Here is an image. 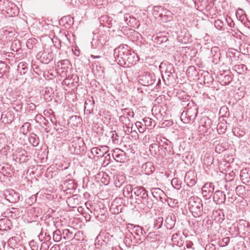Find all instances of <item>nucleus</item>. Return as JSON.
Instances as JSON below:
<instances>
[{
  "label": "nucleus",
  "instance_id": "obj_1",
  "mask_svg": "<svg viewBox=\"0 0 250 250\" xmlns=\"http://www.w3.org/2000/svg\"><path fill=\"white\" fill-rule=\"evenodd\" d=\"M159 68L162 76L166 84L169 85L175 82L177 75L173 65L168 62L161 63Z\"/></svg>",
  "mask_w": 250,
  "mask_h": 250
},
{
  "label": "nucleus",
  "instance_id": "obj_2",
  "mask_svg": "<svg viewBox=\"0 0 250 250\" xmlns=\"http://www.w3.org/2000/svg\"><path fill=\"white\" fill-rule=\"evenodd\" d=\"M112 237L109 233L100 232L95 239V244L101 250H113L110 238Z\"/></svg>",
  "mask_w": 250,
  "mask_h": 250
},
{
  "label": "nucleus",
  "instance_id": "obj_3",
  "mask_svg": "<svg viewBox=\"0 0 250 250\" xmlns=\"http://www.w3.org/2000/svg\"><path fill=\"white\" fill-rule=\"evenodd\" d=\"M152 12L155 19L161 22H167L173 18V14L169 10L160 6H154Z\"/></svg>",
  "mask_w": 250,
  "mask_h": 250
},
{
  "label": "nucleus",
  "instance_id": "obj_4",
  "mask_svg": "<svg viewBox=\"0 0 250 250\" xmlns=\"http://www.w3.org/2000/svg\"><path fill=\"white\" fill-rule=\"evenodd\" d=\"M189 210L194 217H199L202 215L203 204L202 200L196 196L188 199Z\"/></svg>",
  "mask_w": 250,
  "mask_h": 250
},
{
  "label": "nucleus",
  "instance_id": "obj_5",
  "mask_svg": "<svg viewBox=\"0 0 250 250\" xmlns=\"http://www.w3.org/2000/svg\"><path fill=\"white\" fill-rule=\"evenodd\" d=\"M127 228L128 231L133 234L135 241L138 244H141L143 242L146 238V232L144 230L142 227L138 225L128 224Z\"/></svg>",
  "mask_w": 250,
  "mask_h": 250
},
{
  "label": "nucleus",
  "instance_id": "obj_6",
  "mask_svg": "<svg viewBox=\"0 0 250 250\" xmlns=\"http://www.w3.org/2000/svg\"><path fill=\"white\" fill-rule=\"evenodd\" d=\"M129 50L121 46L115 48L114 50V57L115 61L121 66L125 65Z\"/></svg>",
  "mask_w": 250,
  "mask_h": 250
},
{
  "label": "nucleus",
  "instance_id": "obj_7",
  "mask_svg": "<svg viewBox=\"0 0 250 250\" xmlns=\"http://www.w3.org/2000/svg\"><path fill=\"white\" fill-rule=\"evenodd\" d=\"M198 114V110L195 106L188 107L181 114L180 119L185 124L193 123Z\"/></svg>",
  "mask_w": 250,
  "mask_h": 250
},
{
  "label": "nucleus",
  "instance_id": "obj_8",
  "mask_svg": "<svg viewBox=\"0 0 250 250\" xmlns=\"http://www.w3.org/2000/svg\"><path fill=\"white\" fill-rule=\"evenodd\" d=\"M84 143L83 138L75 137L69 145V149L72 154L79 155L84 151Z\"/></svg>",
  "mask_w": 250,
  "mask_h": 250
},
{
  "label": "nucleus",
  "instance_id": "obj_9",
  "mask_svg": "<svg viewBox=\"0 0 250 250\" xmlns=\"http://www.w3.org/2000/svg\"><path fill=\"white\" fill-rule=\"evenodd\" d=\"M138 81L142 85L148 86L154 83L155 76L152 72H141L138 76Z\"/></svg>",
  "mask_w": 250,
  "mask_h": 250
},
{
  "label": "nucleus",
  "instance_id": "obj_10",
  "mask_svg": "<svg viewBox=\"0 0 250 250\" xmlns=\"http://www.w3.org/2000/svg\"><path fill=\"white\" fill-rule=\"evenodd\" d=\"M149 151L154 157L161 159L166 156L167 147H161L158 144L154 143L150 145Z\"/></svg>",
  "mask_w": 250,
  "mask_h": 250
},
{
  "label": "nucleus",
  "instance_id": "obj_11",
  "mask_svg": "<svg viewBox=\"0 0 250 250\" xmlns=\"http://www.w3.org/2000/svg\"><path fill=\"white\" fill-rule=\"evenodd\" d=\"M202 195L205 200H210L214 190V185L213 183L210 182H207L202 187ZM210 200L208 203H210Z\"/></svg>",
  "mask_w": 250,
  "mask_h": 250
},
{
  "label": "nucleus",
  "instance_id": "obj_12",
  "mask_svg": "<svg viewBox=\"0 0 250 250\" xmlns=\"http://www.w3.org/2000/svg\"><path fill=\"white\" fill-rule=\"evenodd\" d=\"M53 57L52 52L49 50L40 52L36 55L37 60L44 64L49 63L53 60Z\"/></svg>",
  "mask_w": 250,
  "mask_h": 250
},
{
  "label": "nucleus",
  "instance_id": "obj_13",
  "mask_svg": "<svg viewBox=\"0 0 250 250\" xmlns=\"http://www.w3.org/2000/svg\"><path fill=\"white\" fill-rule=\"evenodd\" d=\"M233 75L229 71H224L217 75L218 81L222 85L229 84L233 80Z\"/></svg>",
  "mask_w": 250,
  "mask_h": 250
},
{
  "label": "nucleus",
  "instance_id": "obj_14",
  "mask_svg": "<svg viewBox=\"0 0 250 250\" xmlns=\"http://www.w3.org/2000/svg\"><path fill=\"white\" fill-rule=\"evenodd\" d=\"M123 20L126 24L131 27L138 28L140 26L139 21L129 13L124 14Z\"/></svg>",
  "mask_w": 250,
  "mask_h": 250
},
{
  "label": "nucleus",
  "instance_id": "obj_15",
  "mask_svg": "<svg viewBox=\"0 0 250 250\" xmlns=\"http://www.w3.org/2000/svg\"><path fill=\"white\" fill-rule=\"evenodd\" d=\"M112 156L116 161L120 163H124L126 158L125 153L118 148H116L112 151Z\"/></svg>",
  "mask_w": 250,
  "mask_h": 250
},
{
  "label": "nucleus",
  "instance_id": "obj_16",
  "mask_svg": "<svg viewBox=\"0 0 250 250\" xmlns=\"http://www.w3.org/2000/svg\"><path fill=\"white\" fill-rule=\"evenodd\" d=\"M108 151V147L106 146L94 147L91 149V153L94 158L102 157Z\"/></svg>",
  "mask_w": 250,
  "mask_h": 250
},
{
  "label": "nucleus",
  "instance_id": "obj_17",
  "mask_svg": "<svg viewBox=\"0 0 250 250\" xmlns=\"http://www.w3.org/2000/svg\"><path fill=\"white\" fill-rule=\"evenodd\" d=\"M15 159L19 160L20 163H24L28 160V154L27 152L21 148H18L13 154Z\"/></svg>",
  "mask_w": 250,
  "mask_h": 250
},
{
  "label": "nucleus",
  "instance_id": "obj_18",
  "mask_svg": "<svg viewBox=\"0 0 250 250\" xmlns=\"http://www.w3.org/2000/svg\"><path fill=\"white\" fill-rule=\"evenodd\" d=\"M197 175L192 171H188L185 176V182L188 187H192L197 182Z\"/></svg>",
  "mask_w": 250,
  "mask_h": 250
},
{
  "label": "nucleus",
  "instance_id": "obj_19",
  "mask_svg": "<svg viewBox=\"0 0 250 250\" xmlns=\"http://www.w3.org/2000/svg\"><path fill=\"white\" fill-rule=\"evenodd\" d=\"M120 121L123 124L125 132L129 134L132 132L133 124L130 122L128 117H125L124 115H121Z\"/></svg>",
  "mask_w": 250,
  "mask_h": 250
},
{
  "label": "nucleus",
  "instance_id": "obj_20",
  "mask_svg": "<svg viewBox=\"0 0 250 250\" xmlns=\"http://www.w3.org/2000/svg\"><path fill=\"white\" fill-rule=\"evenodd\" d=\"M226 200V196L224 192L220 190H216L213 194V201L216 204H224Z\"/></svg>",
  "mask_w": 250,
  "mask_h": 250
},
{
  "label": "nucleus",
  "instance_id": "obj_21",
  "mask_svg": "<svg viewBox=\"0 0 250 250\" xmlns=\"http://www.w3.org/2000/svg\"><path fill=\"white\" fill-rule=\"evenodd\" d=\"M5 198L9 202L15 203L20 200L19 193L15 192L14 190L8 191L5 193Z\"/></svg>",
  "mask_w": 250,
  "mask_h": 250
},
{
  "label": "nucleus",
  "instance_id": "obj_22",
  "mask_svg": "<svg viewBox=\"0 0 250 250\" xmlns=\"http://www.w3.org/2000/svg\"><path fill=\"white\" fill-rule=\"evenodd\" d=\"M187 75L190 81H194L200 79L198 77L199 74L196 68L194 66H189L187 70Z\"/></svg>",
  "mask_w": 250,
  "mask_h": 250
},
{
  "label": "nucleus",
  "instance_id": "obj_23",
  "mask_svg": "<svg viewBox=\"0 0 250 250\" xmlns=\"http://www.w3.org/2000/svg\"><path fill=\"white\" fill-rule=\"evenodd\" d=\"M151 192L154 198L157 200H160L164 202V199L166 196L165 193L160 188H152Z\"/></svg>",
  "mask_w": 250,
  "mask_h": 250
},
{
  "label": "nucleus",
  "instance_id": "obj_24",
  "mask_svg": "<svg viewBox=\"0 0 250 250\" xmlns=\"http://www.w3.org/2000/svg\"><path fill=\"white\" fill-rule=\"evenodd\" d=\"M14 114L13 111L3 112L1 114L0 120L5 124H10L14 119Z\"/></svg>",
  "mask_w": 250,
  "mask_h": 250
},
{
  "label": "nucleus",
  "instance_id": "obj_25",
  "mask_svg": "<svg viewBox=\"0 0 250 250\" xmlns=\"http://www.w3.org/2000/svg\"><path fill=\"white\" fill-rule=\"evenodd\" d=\"M75 231H76L75 228L71 226H69L67 229H63L62 230L63 238L65 240H73Z\"/></svg>",
  "mask_w": 250,
  "mask_h": 250
},
{
  "label": "nucleus",
  "instance_id": "obj_26",
  "mask_svg": "<svg viewBox=\"0 0 250 250\" xmlns=\"http://www.w3.org/2000/svg\"><path fill=\"white\" fill-rule=\"evenodd\" d=\"M124 243L128 248H130L132 246H135L136 244H138L137 242L135 241L133 234L130 233L129 231H128V232L125 233Z\"/></svg>",
  "mask_w": 250,
  "mask_h": 250
},
{
  "label": "nucleus",
  "instance_id": "obj_27",
  "mask_svg": "<svg viewBox=\"0 0 250 250\" xmlns=\"http://www.w3.org/2000/svg\"><path fill=\"white\" fill-rule=\"evenodd\" d=\"M142 171L146 175H150L155 170L154 164L151 162H148L142 166Z\"/></svg>",
  "mask_w": 250,
  "mask_h": 250
},
{
  "label": "nucleus",
  "instance_id": "obj_28",
  "mask_svg": "<svg viewBox=\"0 0 250 250\" xmlns=\"http://www.w3.org/2000/svg\"><path fill=\"white\" fill-rule=\"evenodd\" d=\"M210 52L212 58V62L215 64L218 63L221 56L219 47L218 46L212 47Z\"/></svg>",
  "mask_w": 250,
  "mask_h": 250
},
{
  "label": "nucleus",
  "instance_id": "obj_29",
  "mask_svg": "<svg viewBox=\"0 0 250 250\" xmlns=\"http://www.w3.org/2000/svg\"><path fill=\"white\" fill-rule=\"evenodd\" d=\"M176 217L173 213L168 215L165 220V226L167 229H172L175 224Z\"/></svg>",
  "mask_w": 250,
  "mask_h": 250
},
{
  "label": "nucleus",
  "instance_id": "obj_30",
  "mask_svg": "<svg viewBox=\"0 0 250 250\" xmlns=\"http://www.w3.org/2000/svg\"><path fill=\"white\" fill-rule=\"evenodd\" d=\"M240 177L241 180L244 184L250 182V169L244 168L241 170Z\"/></svg>",
  "mask_w": 250,
  "mask_h": 250
},
{
  "label": "nucleus",
  "instance_id": "obj_31",
  "mask_svg": "<svg viewBox=\"0 0 250 250\" xmlns=\"http://www.w3.org/2000/svg\"><path fill=\"white\" fill-rule=\"evenodd\" d=\"M99 20L100 24L103 26L110 27L112 25V19L106 15L101 16Z\"/></svg>",
  "mask_w": 250,
  "mask_h": 250
},
{
  "label": "nucleus",
  "instance_id": "obj_32",
  "mask_svg": "<svg viewBox=\"0 0 250 250\" xmlns=\"http://www.w3.org/2000/svg\"><path fill=\"white\" fill-rule=\"evenodd\" d=\"M135 196L139 197L142 200L147 197V191L143 187H136L134 188V193Z\"/></svg>",
  "mask_w": 250,
  "mask_h": 250
},
{
  "label": "nucleus",
  "instance_id": "obj_33",
  "mask_svg": "<svg viewBox=\"0 0 250 250\" xmlns=\"http://www.w3.org/2000/svg\"><path fill=\"white\" fill-rule=\"evenodd\" d=\"M233 225L234 229L236 227L238 233L244 234L246 233L248 222L245 220H240L238 222L236 226L234 224Z\"/></svg>",
  "mask_w": 250,
  "mask_h": 250
},
{
  "label": "nucleus",
  "instance_id": "obj_34",
  "mask_svg": "<svg viewBox=\"0 0 250 250\" xmlns=\"http://www.w3.org/2000/svg\"><path fill=\"white\" fill-rule=\"evenodd\" d=\"M12 223L7 218L0 219V230H8L11 229Z\"/></svg>",
  "mask_w": 250,
  "mask_h": 250
},
{
  "label": "nucleus",
  "instance_id": "obj_35",
  "mask_svg": "<svg viewBox=\"0 0 250 250\" xmlns=\"http://www.w3.org/2000/svg\"><path fill=\"white\" fill-rule=\"evenodd\" d=\"M28 84L26 83H22L18 87L15 88L14 90H12V87H9L7 89V91L8 93H22L25 94V92H28L27 91H25V88L28 86Z\"/></svg>",
  "mask_w": 250,
  "mask_h": 250
},
{
  "label": "nucleus",
  "instance_id": "obj_36",
  "mask_svg": "<svg viewBox=\"0 0 250 250\" xmlns=\"http://www.w3.org/2000/svg\"><path fill=\"white\" fill-rule=\"evenodd\" d=\"M59 23L61 25L67 28L73 24V19L70 16H64L60 19Z\"/></svg>",
  "mask_w": 250,
  "mask_h": 250
},
{
  "label": "nucleus",
  "instance_id": "obj_37",
  "mask_svg": "<svg viewBox=\"0 0 250 250\" xmlns=\"http://www.w3.org/2000/svg\"><path fill=\"white\" fill-rule=\"evenodd\" d=\"M138 61V57L134 52L130 53L129 51V54L125 65L129 67L130 65L135 64Z\"/></svg>",
  "mask_w": 250,
  "mask_h": 250
},
{
  "label": "nucleus",
  "instance_id": "obj_38",
  "mask_svg": "<svg viewBox=\"0 0 250 250\" xmlns=\"http://www.w3.org/2000/svg\"><path fill=\"white\" fill-rule=\"evenodd\" d=\"M212 214L216 222L221 223L225 219L223 209L213 210Z\"/></svg>",
  "mask_w": 250,
  "mask_h": 250
},
{
  "label": "nucleus",
  "instance_id": "obj_39",
  "mask_svg": "<svg viewBox=\"0 0 250 250\" xmlns=\"http://www.w3.org/2000/svg\"><path fill=\"white\" fill-rule=\"evenodd\" d=\"M94 35L98 37L100 42H102L104 45L105 44L106 42L108 41L109 39L107 33L104 31H99L97 33L94 34Z\"/></svg>",
  "mask_w": 250,
  "mask_h": 250
},
{
  "label": "nucleus",
  "instance_id": "obj_40",
  "mask_svg": "<svg viewBox=\"0 0 250 250\" xmlns=\"http://www.w3.org/2000/svg\"><path fill=\"white\" fill-rule=\"evenodd\" d=\"M72 71L73 70L72 68L62 67L58 68L56 73L62 78H64L69 77V75H68L69 74L70 72H72Z\"/></svg>",
  "mask_w": 250,
  "mask_h": 250
},
{
  "label": "nucleus",
  "instance_id": "obj_41",
  "mask_svg": "<svg viewBox=\"0 0 250 250\" xmlns=\"http://www.w3.org/2000/svg\"><path fill=\"white\" fill-rule=\"evenodd\" d=\"M232 69L238 74H244L246 73L248 68L245 64H238L233 66Z\"/></svg>",
  "mask_w": 250,
  "mask_h": 250
},
{
  "label": "nucleus",
  "instance_id": "obj_42",
  "mask_svg": "<svg viewBox=\"0 0 250 250\" xmlns=\"http://www.w3.org/2000/svg\"><path fill=\"white\" fill-rule=\"evenodd\" d=\"M82 122V118L76 115L72 116L69 120V124H70L71 125L73 126H78L81 125Z\"/></svg>",
  "mask_w": 250,
  "mask_h": 250
},
{
  "label": "nucleus",
  "instance_id": "obj_43",
  "mask_svg": "<svg viewBox=\"0 0 250 250\" xmlns=\"http://www.w3.org/2000/svg\"><path fill=\"white\" fill-rule=\"evenodd\" d=\"M28 141L29 143L33 146H37L40 143V139L39 137L35 133H32L30 134L28 137Z\"/></svg>",
  "mask_w": 250,
  "mask_h": 250
},
{
  "label": "nucleus",
  "instance_id": "obj_44",
  "mask_svg": "<svg viewBox=\"0 0 250 250\" xmlns=\"http://www.w3.org/2000/svg\"><path fill=\"white\" fill-rule=\"evenodd\" d=\"M9 8L5 12L11 17H14L17 15L19 13L18 8L17 5L13 2L10 4Z\"/></svg>",
  "mask_w": 250,
  "mask_h": 250
},
{
  "label": "nucleus",
  "instance_id": "obj_45",
  "mask_svg": "<svg viewBox=\"0 0 250 250\" xmlns=\"http://www.w3.org/2000/svg\"><path fill=\"white\" fill-rule=\"evenodd\" d=\"M18 71L21 75H24L28 70V64L25 62H21L18 65Z\"/></svg>",
  "mask_w": 250,
  "mask_h": 250
},
{
  "label": "nucleus",
  "instance_id": "obj_46",
  "mask_svg": "<svg viewBox=\"0 0 250 250\" xmlns=\"http://www.w3.org/2000/svg\"><path fill=\"white\" fill-rule=\"evenodd\" d=\"M93 71L94 74L99 79L104 78V68L101 66H98L96 65L95 66V68H93Z\"/></svg>",
  "mask_w": 250,
  "mask_h": 250
},
{
  "label": "nucleus",
  "instance_id": "obj_47",
  "mask_svg": "<svg viewBox=\"0 0 250 250\" xmlns=\"http://www.w3.org/2000/svg\"><path fill=\"white\" fill-rule=\"evenodd\" d=\"M134 187L131 185H127L124 189V195L125 197L129 196L130 198L132 197L133 194L134 193Z\"/></svg>",
  "mask_w": 250,
  "mask_h": 250
},
{
  "label": "nucleus",
  "instance_id": "obj_48",
  "mask_svg": "<svg viewBox=\"0 0 250 250\" xmlns=\"http://www.w3.org/2000/svg\"><path fill=\"white\" fill-rule=\"evenodd\" d=\"M179 90L181 92L188 94L191 92V90L192 89V86L189 83H184L179 85Z\"/></svg>",
  "mask_w": 250,
  "mask_h": 250
},
{
  "label": "nucleus",
  "instance_id": "obj_49",
  "mask_svg": "<svg viewBox=\"0 0 250 250\" xmlns=\"http://www.w3.org/2000/svg\"><path fill=\"white\" fill-rule=\"evenodd\" d=\"M227 128V122L224 120L220 122L217 125V130L220 134L224 133L226 132Z\"/></svg>",
  "mask_w": 250,
  "mask_h": 250
},
{
  "label": "nucleus",
  "instance_id": "obj_50",
  "mask_svg": "<svg viewBox=\"0 0 250 250\" xmlns=\"http://www.w3.org/2000/svg\"><path fill=\"white\" fill-rule=\"evenodd\" d=\"M9 72L8 65L4 62H0V78L6 75Z\"/></svg>",
  "mask_w": 250,
  "mask_h": 250
},
{
  "label": "nucleus",
  "instance_id": "obj_51",
  "mask_svg": "<svg viewBox=\"0 0 250 250\" xmlns=\"http://www.w3.org/2000/svg\"><path fill=\"white\" fill-rule=\"evenodd\" d=\"M125 181V177L118 175L115 177L114 184L116 187L120 188Z\"/></svg>",
  "mask_w": 250,
  "mask_h": 250
},
{
  "label": "nucleus",
  "instance_id": "obj_52",
  "mask_svg": "<svg viewBox=\"0 0 250 250\" xmlns=\"http://www.w3.org/2000/svg\"><path fill=\"white\" fill-rule=\"evenodd\" d=\"M91 44L92 47L94 49L100 48L104 46L102 42H100L99 39H98V37L96 36L94 34Z\"/></svg>",
  "mask_w": 250,
  "mask_h": 250
},
{
  "label": "nucleus",
  "instance_id": "obj_53",
  "mask_svg": "<svg viewBox=\"0 0 250 250\" xmlns=\"http://www.w3.org/2000/svg\"><path fill=\"white\" fill-rule=\"evenodd\" d=\"M171 240L173 245L181 247L183 245V241L179 236L177 233L173 234Z\"/></svg>",
  "mask_w": 250,
  "mask_h": 250
},
{
  "label": "nucleus",
  "instance_id": "obj_54",
  "mask_svg": "<svg viewBox=\"0 0 250 250\" xmlns=\"http://www.w3.org/2000/svg\"><path fill=\"white\" fill-rule=\"evenodd\" d=\"M12 2L9 0H0V10L6 11L8 10L10 4H12Z\"/></svg>",
  "mask_w": 250,
  "mask_h": 250
},
{
  "label": "nucleus",
  "instance_id": "obj_55",
  "mask_svg": "<svg viewBox=\"0 0 250 250\" xmlns=\"http://www.w3.org/2000/svg\"><path fill=\"white\" fill-rule=\"evenodd\" d=\"M210 120L207 116L203 117L200 122V125L208 128L210 127Z\"/></svg>",
  "mask_w": 250,
  "mask_h": 250
},
{
  "label": "nucleus",
  "instance_id": "obj_56",
  "mask_svg": "<svg viewBox=\"0 0 250 250\" xmlns=\"http://www.w3.org/2000/svg\"><path fill=\"white\" fill-rule=\"evenodd\" d=\"M163 223V218L159 217L155 219L153 224V228L155 229H158L161 228Z\"/></svg>",
  "mask_w": 250,
  "mask_h": 250
},
{
  "label": "nucleus",
  "instance_id": "obj_57",
  "mask_svg": "<svg viewBox=\"0 0 250 250\" xmlns=\"http://www.w3.org/2000/svg\"><path fill=\"white\" fill-rule=\"evenodd\" d=\"M141 202L149 208H151L153 207L154 202L151 198L148 197V194L147 195V197H145L141 200Z\"/></svg>",
  "mask_w": 250,
  "mask_h": 250
},
{
  "label": "nucleus",
  "instance_id": "obj_58",
  "mask_svg": "<svg viewBox=\"0 0 250 250\" xmlns=\"http://www.w3.org/2000/svg\"><path fill=\"white\" fill-rule=\"evenodd\" d=\"M143 120L145 126L149 129H152L155 126V123L154 121L151 118H145Z\"/></svg>",
  "mask_w": 250,
  "mask_h": 250
},
{
  "label": "nucleus",
  "instance_id": "obj_59",
  "mask_svg": "<svg viewBox=\"0 0 250 250\" xmlns=\"http://www.w3.org/2000/svg\"><path fill=\"white\" fill-rule=\"evenodd\" d=\"M58 68L65 67V68H72L70 62L68 60H63L59 61L57 65Z\"/></svg>",
  "mask_w": 250,
  "mask_h": 250
},
{
  "label": "nucleus",
  "instance_id": "obj_60",
  "mask_svg": "<svg viewBox=\"0 0 250 250\" xmlns=\"http://www.w3.org/2000/svg\"><path fill=\"white\" fill-rule=\"evenodd\" d=\"M31 129V125L29 123H25L20 128V132L23 135L26 134Z\"/></svg>",
  "mask_w": 250,
  "mask_h": 250
},
{
  "label": "nucleus",
  "instance_id": "obj_61",
  "mask_svg": "<svg viewBox=\"0 0 250 250\" xmlns=\"http://www.w3.org/2000/svg\"><path fill=\"white\" fill-rule=\"evenodd\" d=\"M53 238L54 241L60 242L63 238L62 232L60 229H57L53 232Z\"/></svg>",
  "mask_w": 250,
  "mask_h": 250
},
{
  "label": "nucleus",
  "instance_id": "obj_62",
  "mask_svg": "<svg viewBox=\"0 0 250 250\" xmlns=\"http://www.w3.org/2000/svg\"><path fill=\"white\" fill-rule=\"evenodd\" d=\"M37 40L35 38H30L26 42V46L29 49H33L37 43Z\"/></svg>",
  "mask_w": 250,
  "mask_h": 250
},
{
  "label": "nucleus",
  "instance_id": "obj_63",
  "mask_svg": "<svg viewBox=\"0 0 250 250\" xmlns=\"http://www.w3.org/2000/svg\"><path fill=\"white\" fill-rule=\"evenodd\" d=\"M84 239V236L83 232L81 231H75L73 234V240L80 241Z\"/></svg>",
  "mask_w": 250,
  "mask_h": 250
},
{
  "label": "nucleus",
  "instance_id": "obj_64",
  "mask_svg": "<svg viewBox=\"0 0 250 250\" xmlns=\"http://www.w3.org/2000/svg\"><path fill=\"white\" fill-rule=\"evenodd\" d=\"M245 191V187L243 186H238L235 189L236 194L240 197H243L246 194Z\"/></svg>",
  "mask_w": 250,
  "mask_h": 250
}]
</instances>
